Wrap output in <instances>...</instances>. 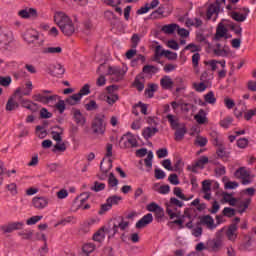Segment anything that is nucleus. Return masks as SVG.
<instances>
[{
  "label": "nucleus",
  "mask_w": 256,
  "mask_h": 256,
  "mask_svg": "<svg viewBox=\"0 0 256 256\" xmlns=\"http://www.w3.org/2000/svg\"><path fill=\"white\" fill-rule=\"evenodd\" d=\"M223 247V234L221 232H217L216 236L208 240L206 243V249L208 251H212L213 253H218V251H221V248Z\"/></svg>",
  "instance_id": "3"
},
{
  "label": "nucleus",
  "mask_w": 256,
  "mask_h": 256,
  "mask_svg": "<svg viewBox=\"0 0 256 256\" xmlns=\"http://www.w3.org/2000/svg\"><path fill=\"white\" fill-rule=\"evenodd\" d=\"M81 94H73L72 96H69L65 102L68 104V105H77L79 104V102L81 101Z\"/></svg>",
  "instance_id": "36"
},
{
  "label": "nucleus",
  "mask_w": 256,
  "mask_h": 256,
  "mask_svg": "<svg viewBox=\"0 0 256 256\" xmlns=\"http://www.w3.org/2000/svg\"><path fill=\"white\" fill-rule=\"evenodd\" d=\"M50 90H42L41 93L34 94L32 99L37 101L38 103H43V105H48V103H53V101H57L59 99L58 95H51Z\"/></svg>",
  "instance_id": "2"
},
{
  "label": "nucleus",
  "mask_w": 256,
  "mask_h": 256,
  "mask_svg": "<svg viewBox=\"0 0 256 256\" xmlns=\"http://www.w3.org/2000/svg\"><path fill=\"white\" fill-rule=\"evenodd\" d=\"M210 137H211L212 144L215 147H219V146L223 145V138H221V135H219V133H217V131H215V130L211 131Z\"/></svg>",
  "instance_id": "29"
},
{
  "label": "nucleus",
  "mask_w": 256,
  "mask_h": 256,
  "mask_svg": "<svg viewBox=\"0 0 256 256\" xmlns=\"http://www.w3.org/2000/svg\"><path fill=\"white\" fill-rule=\"evenodd\" d=\"M105 190V183H99L98 181L94 182V186L91 187V191L99 193V191Z\"/></svg>",
  "instance_id": "62"
},
{
  "label": "nucleus",
  "mask_w": 256,
  "mask_h": 256,
  "mask_svg": "<svg viewBox=\"0 0 256 256\" xmlns=\"http://www.w3.org/2000/svg\"><path fill=\"white\" fill-rule=\"evenodd\" d=\"M19 108V103L15 101L13 97L9 98L6 103V111H15V109Z\"/></svg>",
  "instance_id": "37"
},
{
  "label": "nucleus",
  "mask_w": 256,
  "mask_h": 256,
  "mask_svg": "<svg viewBox=\"0 0 256 256\" xmlns=\"http://www.w3.org/2000/svg\"><path fill=\"white\" fill-rule=\"evenodd\" d=\"M234 177L241 179L242 185H250L251 183V172L245 167L238 168L234 173Z\"/></svg>",
  "instance_id": "8"
},
{
  "label": "nucleus",
  "mask_w": 256,
  "mask_h": 256,
  "mask_svg": "<svg viewBox=\"0 0 256 256\" xmlns=\"http://www.w3.org/2000/svg\"><path fill=\"white\" fill-rule=\"evenodd\" d=\"M222 3H225V0H216V2L208 6V9L206 12V18L208 21H210V19H213V21H216L217 16L219 15V11H221Z\"/></svg>",
  "instance_id": "5"
},
{
  "label": "nucleus",
  "mask_w": 256,
  "mask_h": 256,
  "mask_svg": "<svg viewBox=\"0 0 256 256\" xmlns=\"http://www.w3.org/2000/svg\"><path fill=\"white\" fill-rule=\"evenodd\" d=\"M230 17H231L234 21H237L238 23H243V21H245V19H247V15L241 14V13L235 12V11H232V12L230 13Z\"/></svg>",
  "instance_id": "38"
},
{
  "label": "nucleus",
  "mask_w": 256,
  "mask_h": 256,
  "mask_svg": "<svg viewBox=\"0 0 256 256\" xmlns=\"http://www.w3.org/2000/svg\"><path fill=\"white\" fill-rule=\"evenodd\" d=\"M112 228L110 229V233L112 232V235H116V233H119L120 231H125L129 227V222L125 221L123 217H117L112 219Z\"/></svg>",
  "instance_id": "6"
},
{
  "label": "nucleus",
  "mask_w": 256,
  "mask_h": 256,
  "mask_svg": "<svg viewBox=\"0 0 256 256\" xmlns=\"http://www.w3.org/2000/svg\"><path fill=\"white\" fill-rule=\"evenodd\" d=\"M111 169H113V160L109 159H105L103 158V160L100 163V170L102 173H109V171H111Z\"/></svg>",
  "instance_id": "27"
},
{
  "label": "nucleus",
  "mask_w": 256,
  "mask_h": 256,
  "mask_svg": "<svg viewBox=\"0 0 256 256\" xmlns=\"http://www.w3.org/2000/svg\"><path fill=\"white\" fill-rule=\"evenodd\" d=\"M208 140L206 137L203 136H197L195 139V145H198L199 147H205L207 145Z\"/></svg>",
  "instance_id": "60"
},
{
  "label": "nucleus",
  "mask_w": 256,
  "mask_h": 256,
  "mask_svg": "<svg viewBox=\"0 0 256 256\" xmlns=\"http://www.w3.org/2000/svg\"><path fill=\"white\" fill-rule=\"evenodd\" d=\"M82 251L84 255H89V253H93L95 251V245L87 243L82 247Z\"/></svg>",
  "instance_id": "55"
},
{
  "label": "nucleus",
  "mask_w": 256,
  "mask_h": 256,
  "mask_svg": "<svg viewBox=\"0 0 256 256\" xmlns=\"http://www.w3.org/2000/svg\"><path fill=\"white\" fill-rule=\"evenodd\" d=\"M193 87L197 93H203V91L209 87V84L207 82L201 81L200 83H193Z\"/></svg>",
  "instance_id": "44"
},
{
  "label": "nucleus",
  "mask_w": 256,
  "mask_h": 256,
  "mask_svg": "<svg viewBox=\"0 0 256 256\" xmlns=\"http://www.w3.org/2000/svg\"><path fill=\"white\" fill-rule=\"evenodd\" d=\"M150 223H153V214L148 213V214L144 215L136 223V229H143V227H147V225H150Z\"/></svg>",
  "instance_id": "19"
},
{
  "label": "nucleus",
  "mask_w": 256,
  "mask_h": 256,
  "mask_svg": "<svg viewBox=\"0 0 256 256\" xmlns=\"http://www.w3.org/2000/svg\"><path fill=\"white\" fill-rule=\"evenodd\" d=\"M249 205H251V198H236V202L232 207H236L238 213H245L249 209Z\"/></svg>",
  "instance_id": "9"
},
{
  "label": "nucleus",
  "mask_w": 256,
  "mask_h": 256,
  "mask_svg": "<svg viewBox=\"0 0 256 256\" xmlns=\"http://www.w3.org/2000/svg\"><path fill=\"white\" fill-rule=\"evenodd\" d=\"M216 154L219 159H222L223 161H227V159L230 157V153L225 150V146L223 144L221 146H218Z\"/></svg>",
  "instance_id": "32"
},
{
  "label": "nucleus",
  "mask_w": 256,
  "mask_h": 256,
  "mask_svg": "<svg viewBox=\"0 0 256 256\" xmlns=\"http://www.w3.org/2000/svg\"><path fill=\"white\" fill-rule=\"evenodd\" d=\"M194 119L199 125H205L207 123V113H205V110L200 109Z\"/></svg>",
  "instance_id": "31"
},
{
  "label": "nucleus",
  "mask_w": 256,
  "mask_h": 256,
  "mask_svg": "<svg viewBox=\"0 0 256 256\" xmlns=\"http://www.w3.org/2000/svg\"><path fill=\"white\" fill-rule=\"evenodd\" d=\"M95 223H97V220H95L93 218L86 220L82 224V231H84L85 233H89V227H91L92 225H95Z\"/></svg>",
  "instance_id": "49"
},
{
  "label": "nucleus",
  "mask_w": 256,
  "mask_h": 256,
  "mask_svg": "<svg viewBox=\"0 0 256 256\" xmlns=\"http://www.w3.org/2000/svg\"><path fill=\"white\" fill-rule=\"evenodd\" d=\"M93 240L102 243L105 240V228H100L93 236Z\"/></svg>",
  "instance_id": "40"
},
{
  "label": "nucleus",
  "mask_w": 256,
  "mask_h": 256,
  "mask_svg": "<svg viewBox=\"0 0 256 256\" xmlns=\"http://www.w3.org/2000/svg\"><path fill=\"white\" fill-rule=\"evenodd\" d=\"M173 85L174 82L173 79H171V76L165 75L160 79V87H162V89H164L165 91L173 89Z\"/></svg>",
  "instance_id": "21"
},
{
  "label": "nucleus",
  "mask_w": 256,
  "mask_h": 256,
  "mask_svg": "<svg viewBox=\"0 0 256 256\" xmlns=\"http://www.w3.org/2000/svg\"><path fill=\"white\" fill-rule=\"evenodd\" d=\"M173 193L176 197L182 199V201H189V198H187L185 194H183V190H181V188L175 187Z\"/></svg>",
  "instance_id": "52"
},
{
  "label": "nucleus",
  "mask_w": 256,
  "mask_h": 256,
  "mask_svg": "<svg viewBox=\"0 0 256 256\" xmlns=\"http://www.w3.org/2000/svg\"><path fill=\"white\" fill-rule=\"evenodd\" d=\"M18 235L22 239L29 240V239H31V237H33V231H31V230H23V231L19 232Z\"/></svg>",
  "instance_id": "61"
},
{
  "label": "nucleus",
  "mask_w": 256,
  "mask_h": 256,
  "mask_svg": "<svg viewBox=\"0 0 256 256\" xmlns=\"http://www.w3.org/2000/svg\"><path fill=\"white\" fill-rule=\"evenodd\" d=\"M187 218L189 221L186 223L185 227L187 229H193V216H191V210L187 209L184 211L183 219Z\"/></svg>",
  "instance_id": "39"
},
{
  "label": "nucleus",
  "mask_w": 256,
  "mask_h": 256,
  "mask_svg": "<svg viewBox=\"0 0 256 256\" xmlns=\"http://www.w3.org/2000/svg\"><path fill=\"white\" fill-rule=\"evenodd\" d=\"M42 53L44 55H61V53H63V48H61L60 46H49L43 48Z\"/></svg>",
  "instance_id": "26"
},
{
  "label": "nucleus",
  "mask_w": 256,
  "mask_h": 256,
  "mask_svg": "<svg viewBox=\"0 0 256 256\" xmlns=\"http://www.w3.org/2000/svg\"><path fill=\"white\" fill-rule=\"evenodd\" d=\"M174 131L175 141H183V139H185V135L187 134V127H185V124H182V126L174 129Z\"/></svg>",
  "instance_id": "24"
},
{
  "label": "nucleus",
  "mask_w": 256,
  "mask_h": 256,
  "mask_svg": "<svg viewBox=\"0 0 256 256\" xmlns=\"http://www.w3.org/2000/svg\"><path fill=\"white\" fill-rule=\"evenodd\" d=\"M143 73L146 75H155L159 71V68L153 65H145L142 69Z\"/></svg>",
  "instance_id": "43"
},
{
  "label": "nucleus",
  "mask_w": 256,
  "mask_h": 256,
  "mask_svg": "<svg viewBox=\"0 0 256 256\" xmlns=\"http://www.w3.org/2000/svg\"><path fill=\"white\" fill-rule=\"evenodd\" d=\"M125 73H127V71L119 66H109L107 75L112 76V81L118 83V81L123 80V77H125Z\"/></svg>",
  "instance_id": "7"
},
{
  "label": "nucleus",
  "mask_w": 256,
  "mask_h": 256,
  "mask_svg": "<svg viewBox=\"0 0 256 256\" xmlns=\"http://www.w3.org/2000/svg\"><path fill=\"white\" fill-rule=\"evenodd\" d=\"M251 249V238L248 239V241L240 244L239 250L240 251H249Z\"/></svg>",
  "instance_id": "64"
},
{
  "label": "nucleus",
  "mask_w": 256,
  "mask_h": 256,
  "mask_svg": "<svg viewBox=\"0 0 256 256\" xmlns=\"http://www.w3.org/2000/svg\"><path fill=\"white\" fill-rule=\"evenodd\" d=\"M86 111H97L99 109V105L95 100H90L89 103L85 104Z\"/></svg>",
  "instance_id": "53"
},
{
  "label": "nucleus",
  "mask_w": 256,
  "mask_h": 256,
  "mask_svg": "<svg viewBox=\"0 0 256 256\" xmlns=\"http://www.w3.org/2000/svg\"><path fill=\"white\" fill-rule=\"evenodd\" d=\"M177 29H179V25L172 23V24H167L162 26L161 31L162 33H165L166 35H173V33H175V31H177Z\"/></svg>",
  "instance_id": "30"
},
{
  "label": "nucleus",
  "mask_w": 256,
  "mask_h": 256,
  "mask_svg": "<svg viewBox=\"0 0 256 256\" xmlns=\"http://www.w3.org/2000/svg\"><path fill=\"white\" fill-rule=\"evenodd\" d=\"M108 184H109V187H117V185H119V180H117L113 172L109 174Z\"/></svg>",
  "instance_id": "56"
},
{
  "label": "nucleus",
  "mask_w": 256,
  "mask_h": 256,
  "mask_svg": "<svg viewBox=\"0 0 256 256\" xmlns=\"http://www.w3.org/2000/svg\"><path fill=\"white\" fill-rule=\"evenodd\" d=\"M230 29H231V31H233L235 33V35H237L238 37H241V35L243 33V28H241L240 25L230 24Z\"/></svg>",
  "instance_id": "59"
},
{
  "label": "nucleus",
  "mask_w": 256,
  "mask_h": 256,
  "mask_svg": "<svg viewBox=\"0 0 256 256\" xmlns=\"http://www.w3.org/2000/svg\"><path fill=\"white\" fill-rule=\"evenodd\" d=\"M32 205L33 207H35V209L41 211V209H45V207L49 205V198L45 196H36L32 199Z\"/></svg>",
  "instance_id": "13"
},
{
  "label": "nucleus",
  "mask_w": 256,
  "mask_h": 256,
  "mask_svg": "<svg viewBox=\"0 0 256 256\" xmlns=\"http://www.w3.org/2000/svg\"><path fill=\"white\" fill-rule=\"evenodd\" d=\"M119 101V95L117 94H110L106 97V102L108 105H115Z\"/></svg>",
  "instance_id": "58"
},
{
  "label": "nucleus",
  "mask_w": 256,
  "mask_h": 256,
  "mask_svg": "<svg viewBox=\"0 0 256 256\" xmlns=\"http://www.w3.org/2000/svg\"><path fill=\"white\" fill-rule=\"evenodd\" d=\"M227 28L225 27V25H223L222 23H220L216 29V35H215V39L217 41H219V39H222V37H226L227 35Z\"/></svg>",
  "instance_id": "33"
},
{
  "label": "nucleus",
  "mask_w": 256,
  "mask_h": 256,
  "mask_svg": "<svg viewBox=\"0 0 256 256\" xmlns=\"http://www.w3.org/2000/svg\"><path fill=\"white\" fill-rule=\"evenodd\" d=\"M202 225H206L207 229L213 231V229H217V225H215V220L210 215L203 216L200 219Z\"/></svg>",
  "instance_id": "22"
},
{
  "label": "nucleus",
  "mask_w": 256,
  "mask_h": 256,
  "mask_svg": "<svg viewBox=\"0 0 256 256\" xmlns=\"http://www.w3.org/2000/svg\"><path fill=\"white\" fill-rule=\"evenodd\" d=\"M26 87L28 89L27 92H21V88H18L15 91L14 97H17V95H20V97H23V95L27 96V95H31V91H33V83L31 81H28L26 83Z\"/></svg>",
  "instance_id": "34"
},
{
  "label": "nucleus",
  "mask_w": 256,
  "mask_h": 256,
  "mask_svg": "<svg viewBox=\"0 0 256 256\" xmlns=\"http://www.w3.org/2000/svg\"><path fill=\"white\" fill-rule=\"evenodd\" d=\"M92 131L96 135H103L105 133V115L97 114L92 122Z\"/></svg>",
  "instance_id": "4"
},
{
  "label": "nucleus",
  "mask_w": 256,
  "mask_h": 256,
  "mask_svg": "<svg viewBox=\"0 0 256 256\" xmlns=\"http://www.w3.org/2000/svg\"><path fill=\"white\" fill-rule=\"evenodd\" d=\"M123 198L121 196L113 195L110 196L106 201L113 207V205H119V201Z\"/></svg>",
  "instance_id": "54"
},
{
  "label": "nucleus",
  "mask_w": 256,
  "mask_h": 256,
  "mask_svg": "<svg viewBox=\"0 0 256 256\" xmlns=\"http://www.w3.org/2000/svg\"><path fill=\"white\" fill-rule=\"evenodd\" d=\"M214 55L217 57H227V50L221 48V44H216V48L214 49Z\"/></svg>",
  "instance_id": "47"
},
{
  "label": "nucleus",
  "mask_w": 256,
  "mask_h": 256,
  "mask_svg": "<svg viewBox=\"0 0 256 256\" xmlns=\"http://www.w3.org/2000/svg\"><path fill=\"white\" fill-rule=\"evenodd\" d=\"M204 100L206 101V103H209L210 105H215V103H217V98H215V93H213V91L208 92L204 96Z\"/></svg>",
  "instance_id": "46"
},
{
  "label": "nucleus",
  "mask_w": 256,
  "mask_h": 256,
  "mask_svg": "<svg viewBox=\"0 0 256 256\" xmlns=\"http://www.w3.org/2000/svg\"><path fill=\"white\" fill-rule=\"evenodd\" d=\"M13 41V34L9 32H0V49H7L9 43Z\"/></svg>",
  "instance_id": "14"
},
{
  "label": "nucleus",
  "mask_w": 256,
  "mask_h": 256,
  "mask_svg": "<svg viewBox=\"0 0 256 256\" xmlns=\"http://www.w3.org/2000/svg\"><path fill=\"white\" fill-rule=\"evenodd\" d=\"M72 115L76 125H80L81 127H83V125L87 123V118H85L83 113H81V110L75 108L72 109Z\"/></svg>",
  "instance_id": "16"
},
{
  "label": "nucleus",
  "mask_w": 256,
  "mask_h": 256,
  "mask_svg": "<svg viewBox=\"0 0 256 256\" xmlns=\"http://www.w3.org/2000/svg\"><path fill=\"white\" fill-rule=\"evenodd\" d=\"M134 87L137 89V91H143L145 89L143 78L139 79V77H136L134 81Z\"/></svg>",
  "instance_id": "57"
},
{
  "label": "nucleus",
  "mask_w": 256,
  "mask_h": 256,
  "mask_svg": "<svg viewBox=\"0 0 256 256\" xmlns=\"http://www.w3.org/2000/svg\"><path fill=\"white\" fill-rule=\"evenodd\" d=\"M18 97V101H20L22 107H24L25 109H29V111H33V113H35V111H38L39 105L37 103L30 100H25L23 99V97H21V95H18Z\"/></svg>",
  "instance_id": "17"
},
{
  "label": "nucleus",
  "mask_w": 256,
  "mask_h": 256,
  "mask_svg": "<svg viewBox=\"0 0 256 256\" xmlns=\"http://www.w3.org/2000/svg\"><path fill=\"white\" fill-rule=\"evenodd\" d=\"M21 19H35L37 17V10L35 8H25L18 12Z\"/></svg>",
  "instance_id": "15"
},
{
  "label": "nucleus",
  "mask_w": 256,
  "mask_h": 256,
  "mask_svg": "<svg viewBox=\"0 0 256 256\" xmlns=\"http://www.w3.org/2000/svg\"><path fill=\"white\" fill-rule=\"evenodd\" d=\"M166 119L168 123H170L171 129H179V127L183 126V124L179 123V117L173 114L166 115Z\"/></svg>",
  "instance_id": "25"
},
{
  "label": "nucleus",
  "mask_w": 256,
  "mask_h": 256,
  "mask_svg": "<svg viewBox=\"0 0 256 256\" xmlns=\"http://www.w3.org/2000/svg\"><path fill=\"white\" fill-rule=\"evenodd\" d=\"M167 50H163V46L157 45L154 50V61H160L161 57H165Z\"/></svg>",
  "instance_id": "35"
},
{
  "label": "nucleus",
  "mask_w": 256,
  "mask_h": 256,
  "mask_svg": "<svg viewBox=\"0 0 256 256\" xmlns=\"http://www.w3.org/2000/svg\"><path fill=\"white\" fill-rule=\"evenodd\" d=\"M226 237L228 241L235 243V241H237V237H239V226L230 224L226 230Z\"/></svg>",
  "instance_id": "11"
},
{
  "label": "nucleus",
  "mask_w": 256,
  "mask_h": 256,
  "mask_svg": "<svg viewBox=\"0 0 256 256\" xmlns=\"http://www.w3.org/2000/svg\"><path fill=\"white\" fill-rule=\"evenodd\" d=\"M207 163H209V158L207 156H202L200 157L199 160L195 162L196 167H198V169H204Z\"/></svg>",
  "instance_id": "48"
},
{
  "label": "nucleus",
  "mask_w": 256,
  "mask_h": 256,
  "mask_svg": "<svg viewBox=\"0 0 256 256\" xmlns=\"http://www.w3.org/2000/svg\"><path fill=\"white\" fill-rule=\"evenodd\" d=\"M24 41L26 43H34L35 41H39V32L35 29L27 30L24 33Z\"/></svg>",
  "instance_id": "18"
},
{
  "label": "nucleus",
  "mask_w": 256,
  "mask_h": 256,
  "mask_svg": "<svg viewBox=\"0 0 256 256\" xmlns=\"http://www.w3.org/2000/svg\"><path fill=\"white\" fill-rule=\"evenodd\" d=\"M165 11H163V7H159L157 10L150 14L151 19H163Z\"/></svg>",
  "instance_id": "50"
},
{
  "label": "nucleus",
  "mask_w": 256,
  "mask_h": 256,
  "mask_svg": "<svg viewBox=\"0 0 256 256\" xmlns=\"http://www.w3.org/2000/svg\"><path fill=\"white\" fill-rule=\"evenodd\" d=\"M23 227H25L24 222H10L1 226V231H3V233H13V231H20Z\"/></svg>",
  "instance_id": "10"
},
{
  "label": "nucleus",
  "mask_w": 256,
  "mask_h": 256,
  "mask_svg": "<svg viewBox=\"0 0 256 256\" xmlns=\"http://www.w3.org/2000/svg\"><path fill=\"white\" fill-rule=\"evenodd\" d=\"M145 167L148 168V171L153 169V152L149 151L147 157L144 160Z\"/></svg>",
  "instance_id": "45"
},
{
  "label": "nucleus",
  "mask_w": 256,
  "mask_h": 256,
  "mask_svg": "<svg viewBox=\"0 0 256 256\" xmlns=\"http://www.w3.org/2000/svg\"><path fill=\"white\" fill-rule=\"evenodd\" d=\"M184 51H190L191 53H199L201 51V46L196 45L194 43H190L185 46Z\"/></svg>",
  "instance_id": "51"
},
{
  "label": "nucleus",
  "mask_w": 256,
  "mask_h": 256,
  "mask_svg": "<svg viewBox=\"0 0 256 256\" xmlns=\"http://www.w3.org/2000/svg\"><path fill=\"white\" fill-rule=\"evenodd\" d=\"M223 200L231 207H233V205H235V203L237 202V198L233 197V194H229L227 192L223 193Z\"/></svg>",
  "instance_id": "41"
},
{
  "label": "nucleus",
  "mask_w": 256,
  "mask_h": 256,
  "mask_svg": "<svg viewBox=\"0 0 256 256\" xmlns=\"http://www.w3.org/2000/svg\"><path fill=\"white\" fill-rule=\"evenodd\" d=\"M68 223H77V219H76L75 217H73V216H68V217H66V218H64V219H62V220H60V221H58V222L54 225V227H59V225L65 226V225H67Z\"/></svg>",
  "instance_id": "42"
},
{
  "label": "nucleus",
  "mask_w": 256,
  "mask_h": 256,
  "mask_svg": "<svg viewBox=\"0 0 256 256\" xmlns=\"http://www.w3.org/2000/svg\"><path fill=\"white\" fill-rule=\"evenodd\" d=\"M166 213L169 215L170 219H175L180 217L181 213L177 211L174 205L168 203L166 204Z\"/></svg>",
  "instance_id": "28"
},
{
  "label": "nucleus",
  "mask_w": 256,
  "mask_h": 256,
  "mask_svg": "<svg viewBox=\"0 0 256 256\" xmlns=\"http://www.w3.org/2000/svg\"><path fill=\"white\" fill-rule=\"evenodd\" d=\"M126 141L124 142V147L126 149H131L133 147H137V138L131 134V132H128L125 135Z\"/></svg>",
  "instance_id": "23"
},
{
  "label": "nucleus",
  "mask_w": 256,
  "mask_h": 256,
  "mask_svg": "<svg viewBox=\"0 0 256 256\" xmlns=\"http://www.w3.org/2000/svg\"><path fill=\"white\" fill-rule=\"evenodd\" d=\"M157 133H159L158 128L148 126L142 130V137H144V139L146 141H149V139H151V137H155V135H157Z\"/></svg>",
  "instance_id": "20"
},
{
  "label": "nucleus",
  "mask_w": 256,
  "mask_h": 256,
  "mask_svg": "<svg viewBox=\"0 0 256 256\" xmlns=\"http://www.w3.org/2000/svg\"><path fill=\"white\" fill-rule=\"evenodd\" d=\"M0 85L1 87H9L11 85V76H0Z\"/></svg>",
  "instance_id": "63"
},
{
  "label": "nucleus",
  "mask_w": 256,
  "mask_h": 256,
  "mask_svg": "<svg viewBox=\"0 0 256 256\" xmlns=\"http://www.w3.org/2000/svg\"><path fill=\"white\" fill-rule=\"evenodd\" d=\"M54 23L59 27L61 33L65 35V37H72L77 31V27L73 20L65 14V12H55L54 13Z\"/></svg>",
  "instance_id": "1"
},
{
  "label": "nucleus",
  "mask_w": 256,
  "mask_h": 256,
  "mask_svg": "<svg viewBox=\"0 0 256 256\" xmlns=\"http://www.w3.org/2000/svg\"><path fill=\"white\" fill-rule=\"evenodd\" d=\"M48 73L53 77H61V75L65 74V67L59 63L50 64L48 66Z\"/></svg>",
  "instance_id": "12"
}]
</instances>
